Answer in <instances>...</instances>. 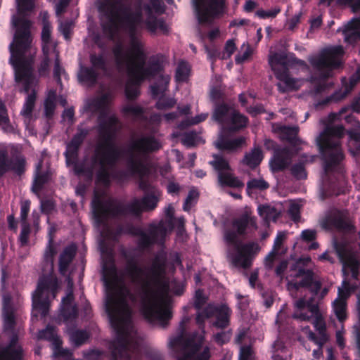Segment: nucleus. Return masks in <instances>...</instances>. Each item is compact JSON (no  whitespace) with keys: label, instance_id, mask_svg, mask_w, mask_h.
Returning a JSON list of instances; mask_svg holds the SVG:
<instances>
[{"label":"nucleus","instance_id":"obj_47","mask_svg":"<svg viewBox=\"0 0 360 360\" xmlns=\"http://www.w3.org/2000/svg\"><path fill=\"white\" fill-rule=\"evenodd\" d=\"M36 98V92L34 90H32V91L27 96L25 102L23 105V108L21 111V114L23 116L30 117L32 115L35 105Z\"/></svg>","mask_w":360,"mask_h":360},{"label":"nucleus","instance_id":"obj_9","mask_svg":"<svg viewBox=\"0 0 360 360\" xmlns=\"http://www.w3.org/2000/svg\"><path fill=\"white\" fill-rule=\"evenodd\" d=\"M189 319L186 316L179 323V333L170 340L169 346L175 352L177 360H210V348L206 346L200 352L204 343V335L198 331L187 336L186 325Z\"/></svg>","mask_w":360,"mask_h":360},{"label":"nucleus","instance_id":"obj_20","mask_svg":"<svg viewBox=\"0 0 360 360\" xmlns=\"http://www.w3.org/2000/svg\"><path fill=\"white\" fill-rule=\"evenodd\" d=\"M26 160L24 157H16L14 159L8 158L5 150H0V177L9 171H13L18 176L25 172Z\"/></svg>","mask_w":360,"mask_h":360},{"label":"nucleus","instance_id":"obj_17","mask_svg":"<svg viewBox=\"0 0 360 360\" xmlns=\"http://www.w3.org/2000/svg\"><path fill=\"white\" fill-rule=\"evenodd\" d=\"M297 277H300L301 279L299 281L290 282L288 283L290 290H298L300 288H307L314 295L319 293L322 283L320 281L314 279V273L311 269H299L297 272Z\"/></svg>","mask_w":360,"mask_h":360},{"label":"nucleus","instance_id":"obj_31","mask_svg":"<svg viewBox=\"0 0 360 360\" xmlns=\"http://www.w3.org/2000/svg\"><path fill=\"white\" fill-rule=\"evenodd\" d=\"M41 164L39 163L36 168L32 185V191L34 193H39L51 179L50 173L49 172H41Z\"/></svg>","mask_w":360,"mask_h":360},{"label":"nucleus","instance_id":"obj_4","mask_svg":"<svg viewBox=\"0 0 360 360\" xmlns=\"http://www.w3.org/2000/svg\"><path fill=\"white\" fill-rule=\"evenodd\" d=\"M18 16L13 15L12 22L15 29L13 40L9 45V63L15 71L16 82H22L23 90L28 94L33 83L32 63L33 57H26L30 51L32 42V22L27 18L28 13L35 6V0H16Z\"/></svg>","mask_w":360,"mask_h":360},{"label":"nucleus","instance_id":"obj_16","mask_svg":"<svg viewBox=\"0 0 360 360\" xmlns=\"http://www.w3.org/2000/svg\"><path fill=\"white\" fill-rule=\"evenodd\" d=\"M161 147L160 141L154 136H143L131 143L129 153L141 158L143 161L145 155L159 150Z\"/></svg>","mask_w":360,"mask_h":360},{"label":"nucleus","instance_id":"obj_5","mask_svg":"<svg viewBox=\"0 0 360 360\" xmlns=\"http://www.w3.org/2000/svg\"><path fill=\"white\" fill-rule=\"evenodd\" d=\"M105 307L111 326L116 333L115 339L109 345L110 360H131L129 349L131 309L126 296L121 292L118 296L108 295Z\"/></svg>","mask_w":360,"mask_h":360},{"label":"nucleus","instance_id":"obj_7","mask_svg":"<svg viewBox=\"0 0 360 360\" xmlns=\"http://www.w3.org/2000/svg\"><path fill=\"white\" fill-rule=\"evenodd\" d=\"M154 194H146L141 199L134 198L129 202L113 205L110 201H104L95 195L91 202L93 217L97 226H105L110 218L131 215L140 219L144 212L154 210L158 203Z\"/></svg>","mask_w":360,"mask_h":360},{"label":"nucleus","instance_id":"obj_42","mask_svg":"<svg viewBox=\"0 0 360 360\" xmlns=\"http://www.w3.org/2000/svg\"><path fill=\"white\" fill-rule=\"evenodd\" d=\"M259 215L265 222L276 221L278 214L276 209L269 205H259L257 208Z\"/></svg>","mask_w":360,"mask_h":360},{"label":"nucleus","instance_id":"obj_32","mask_svg":"<svg viewBox=\"0 0 360 360\" xmlns=\"http://www.w3.org/2000/svg\"><path fill=\"white\" fill-rule=\"evenodd\" d=\"M278 131L281 139L288 141L291 146H299L302 141L298 137L300 128L297 126H281Z\"/></svg>","mask_w":360,"mask_h":360},{"label":"nucleus","instance_id":"obj_12","mask_svg":"<svg viewBox=\"0 0 360 360\" xmlns=\"http://www.w3.org/2000/svg\"><path fill=\"white\" fill-rule=\"evenodd\" d=\"M124 234L139 237L137 245L141 250L148 249L158 243H164L167 235V228L162 221L158 224H149L148 233H146L141 227L134 225L131 222L124 223Z\"/></svg>","mask_w":360,"mask_h":360},{"label":"nucleus","instance_id":"obj_59","mask_svg":"<svg viewBox=\"0 0 360 360\" xmlns=\"http://www.w3.org/2000/svg\"><path fill=\"white\" fill-rule=\"evenodd\" d=\"M290 172L296 179L300 180L307 178V172L303 162L293 165L290 168Z\"/></svg>","mask_w":360,"mask_h":360},{"label":"nucleus","instance_id":"obj_44","mask_svg":"<svg viewBox=\"0 0 360 360\" xmlns=\"http://www.w3.org/2000/svg\"><path fill=\"white\" fill-rule=\"evenodd\" d=\"M191 71L189 64L186 61H181L179 63L175 72V79L177 82H186L189 77Z\"/></svg>","mask_w":360,"mask_h":360},{"label":"nucleus","instance_id":"obj_63","mask_svg":"<svg viewBox=\"0 0 360 360\" xmlns=\"http://www.w3.org/2000/svg\"><path fill=\"white\" fill-rule=\"evenodd\" d=\"M313 324L315 329L319 332V335L326 337V327L322 316H318L313 318Z\"/></svg>","mask_w":360,"mask_h":360},{"label":"nucleus","instance_id":"obj_24","mask_svg":"<svg viewBox=\"0 0 360 360\" xmlns=\"http://www.w3.org/2000/svg\"><path fill=\"white\" fill-rule=\"evenodd\" d=\"M50 301L49 296L43 297L42 294H37L35 291L32 295V319H37V314H41V318L47 316L49 311Z\"/></svg>","mask_w":360,"mask_h":360},{"label":"nucleus","instance_id":"obj_41","mask_svg":"<svg viewBox=\"0 0 360 360\" xmlns=\"http://www.w3.org/2000/svg\"><path fill=\"white\" fill-rule=\"evenodd\" d=\"M347 308V304L345 300L335 299L333 302V310L337 319L341 324H344V322L348 318Z\"/></svg>","mask_w":360,"mask_h":360},{"label":"nucleus","instance_id":"obj_38","mask_svg":"<svg viewBox=\"0 0 360 360\" xmlns=\"http://www.w3.org/2000/svg\"><path fill=\"white\" fill-rule=\"evenodd\" d=\"M307 312H294L292 318L300 321H309L311 319L321 315L318 304L309 302L307 306Z\"/></svg>","mask_w":360,"mask_h":360},{"label":"nucleus","instance_id":"obj_8","mask_svg":"<svg viewBox=\"0 0 360 360\" xmlns=\"http://www.w3.org/2000/svg\"><path fill=\"white\" fill-rule=\"evenodd\" d=\"M99 140L96 143L91 160L94 163L113 165L122 157V150L114 143L119 119L115 115L103 112L98 117Z\"/></svg>","mask_w":360,"mask_h":360},{"label":"nucleus","instance_id":"obj_48","mask_svg":"<svg viewBox=\"0 0 360 360\" xmlns=\"http://www.w3.org/2000/svg\"><path fill=\"white\" fill-rule=\"evenodd\" d=\"M48 15V13H46L44 15L43 17V27H42V31H41V41L44 44L43 46H46V47H49V44H50L51 41V30L52 27L50 23V22L46 19V16Z\"/></svg>","mask_w":360,"mask_h":360},{"label":"nucleus","instance_id":"obj_26","mask_svg":"<svg viewBox=\"0 0 360 360\" xmlns=\"http://www.w3.org/2000/svg\"><path fill=\"white\" fill-rule=\"evenodd\" d=\"M274 75L276 78L281 82L277 84L279 92L285 93L298 89L297 79L290 76L289 70L285 69V70L278 72Z\"/></svg>","mask_w":360,"mask_h":360},{"label":"nucleus","instance_id":"obj_54","mask_svg":"<svg viewBox=\"0 0 360 360\" xmlns=\"http://www.w3.org/2000/svg\"><path fill=\"white\" fill-rule=\"evenodd\" d=\"M38 339L46 340H50V341L53 340L56 343L58 341V337L56 334L55 328L50 325H48L46 327V328L39 331Z\"/></svg>","mask_w":360,"mask_h":360},{"label":"nucleus","instance_id":"obj_53","mask_svg":"<svg viewBox=\"0 0 360 360\" xmlns=\"http://www.w3.org/2000/svg\"><path fill=\"white\" fill-rule=\"evenodd\" d=\"M60 316L64 321H72L77 316V309L72 304H68L63 307L60 310Z\"/></svg>","mask_w":360,"mask_h":360},{"label":"nucleus","instance_id":"obj_57","mask_svg":"<svg viewBox=\"0 0 360 360\" xmlns=\"http://www.w3.org/2000/svg\"><path fill=\"white\" fill-rule=\"evenodd\" d=\"M107 356L105 352L98 349H91L83 352L84 360H103Z\"/></svg>","mask_w":360,"mask_h":360},{"label":"nucleus","instance_id":"obj_2","mask_svg":"<svg viewBox=\"0 0 360 360\" xmlns=\"http://www.w3.org/2000/svg\"><path fill=\"white\" fill-rule=\"evenodd\" d=\"M102 17V29L110 37L125 27L131 39L132 56L124 53L121 44H116L112 53L118 67H128L134 63L146 60V56L139 41L136 39L137 27L143 21V11H150L149 5L144 4L143 0H103L98 6Z\"/></svg>","mask_w":360,"mask_h":360},{"label":"nucleus","instance_id":"obj_40","mask_svg":"<svg viewBox=\"0 0 360 360\" xmlns=\"http://www.w3.org/2000/svg\"><path fill=\"white\" fill-rule=\"evenodd\" d=\"M68 167L72 166L73 172L77 176H84L87 179L91 180L94 175V165L91 164V167H86L84 163L79 162L78 160L70 161L69 163H66Z\"/></svg>","mask_w":360,"mask_h":360},{"label":"nucleus","instance_id":"obj_62","mask_svg":"<svg viewBox=\"0 0 360 360\" xmlns=\"http://www.w3.org/2000/svg\"><path fill=\"white\" fill-rule=\"evenodd\" d=\"M198 137L196 131L192 130L185 132L182 135V143L187 146H194Z\"/></svg>","mask_w":360,"mask_h":360},{"label":"nucleus","instance_id":"obj_23","mask_svg":"<svg viewBox=\"0 0 360 360\" xmlns=\"http://www.w3.org/2000/svg\"><path fill=\"white\" fill-rule=\"evenodd\" d=\"M248 121V117L235 109L232 110L227 122L222 127V131L226 135L238 132L246 127Z\"/></svg>","mask_w":360,"mask_h":360},{"label":"nucleus","instance_id":"obj_61","mask_svg":"<svg viewBox=\"0 0 360 360\" xmlns=\"http://www.w3.org/2000/svg\"><path fill=\"white\" fill-rule=\"evenodd\" d=\"M122 112L124 114L131 115L136 117H143L145 112L144 109L139 105H126L123 108Z\"/></svg>","mask_w":360,"mask_h":360},{"label":"nucleus","instance_id":"obj_64","mask_svg":"<svg viewBox=\"0 0 360 360\" xmlns=\"http://www.w3.org/2000/svg\"><path fill=\"white\" fill-rule=\"evenodd\" d=\"M343 263V264L348 267L350 270L352 269H359V262L356 259V257L352 254H349L347 255L344 259L340 261Z\"/></svg>","mask_w":360,"mask_h":360},{"label":"nucleus","instance_id":"obj_36","mask_svg":"<svg viewBox=\"0 0 360 360\" xmlns=\"http://www.w3.org/2000/svg\"><path fill=\"white\" fill-rule=\"evenodd\" d=\"M219 184L224 187H230L233 188H242L244 184L237 176H236L232 171L226 172V174H219L218 176Z\"/></svg>","mask_w":360,"mask_h":360},{"label":"nucleus","instance_id":"obj_3","mask_svg":"<svg viewBox=\"0 0 360 360\" xmlns=\"http://www.w3.org/2000/svg\"><path fill=\"white\" fill-rule=\"evenodd\" d=\"M347 111L342 108L339 113H330L323 123L326 127L316 139L317 146L323 162V170L328 176V182L322 191V199L333 195L344 194L347 191L343 160L345 154L340 139L345 135V129L342 124L333 125Z\"/></svg>","mask_w":360,"mask_h":360},{"label":"nucleus","instance_id":"obj_1","mask_svg":"<svg viewBox=\"0 0 360 360\" xmlns=\"http://www.w3.org/2000/svg\"><path fill=\"white\" fill-rule=\"evenodd\" d=\"M125 259L123 273L134 285L140 288L141 312L149 323L157 321L163 328L172 318L170 301L159 295L162 285L166 258L161 254L153 257L150 267H143L131 253L124 252Z\"/></svg>","mask_w":360,"mask_h":360},{"label":"nucleus","instance_id":"obj_15","mask_svg":"<svg viewBox=\"0 0 360 360\" xmlns=\"http://www.w3.org/2000/svg\"><path fill=\"white\" fill-rule=\"evenodd\" d=\"M322 229L326 231H339L352 232L355 226L347 210L333 208L326 212L324 217L319 220Z\"/></svg>","mask_w":360,"mask_h":360},{"label":"nucleus","instance_id":"obj_56","mask_svg":"<svg viewBox=\"0 0 360 360\" xmlns=\"http://www.w3.org/2000/svg\"><path fill=\"white\" fill-rule=\"evenodd\" d=\"M269 187V184L263 179H252L247 183V192L249 193L251 190L264 191Z\"/></svg>","mask_w":360,"mask_h":360},{"label":"nucleus","instance_id":"obj_39","mask_svg":"<svg viewBox=\"0 0 360 360\" xmlns=\"http://www.w3.org/2000/svg\"><path fill=\"white\" fill-rule=\"evenodd\" d=\"M170 81V77L167 75L158 76V81L150 86L151 95L153 98L163 95L167 89Z\"/></svg>","mask_w":360,"mask_h":360},{"label":"nucleus","instance_id":"obj_22","mask_svg":"<svg viewBox=\"0 0 360 360\" xmlns=\"http://www.w3.org/2000/svg\"><path fill=\"white\" fill-rule=\"evenodd\" d=\"M59 288V283L56 275L51 273L40 276L35 292L37 294L46 293V296L51 295L53 298L56 297Z\"/></svg>","mask_w":360,"mask_h":360},{"label":"nucleus","instance_id":"obj_50","mask_svg":"<svg viewBox=\"0 0 360 360\" xmlns=\"http://www.w3.org/2000/svg\"><path fill=\"white\" fill-rule=\"evenodd\" d=\"M53 240V238L50 237V239L49 240V245L44 255V262L45 265L49 266L51 271L53 270V257L56 254V250L52 245Z\"/></svg>","mask_w":360,"mask_h":360},{"label":"nucleus","instance_id":"obj_34","mask_svg":"<svg viewBox=\"0 0 360 360\" xmlns=\"http://www.w3.org/2000/svg\"><path fill=\"white\" fill-rule=\"evenodd\" d=\"M98 73L93 68L81 66L78 73V79L91 86L97 83Z\"/></svg>","mask_w":360,"mask_h":360},{"label":"nucleus","instance_id":"obj_6","mask_svg":"<svg viewBox=\"0 0 360 360\" xmlns=\"http://www.w3.org/2000/svg\"><path fill=\"white\" fill-rule=\"evenodd\" d=\"M257 229V222L255 217L244 214L234 219L231 227L224 231V240L227 246V258L236 267L249 269L260 248L255 242L243 243L240 237L245 236L248 228Z\"/></svg>","mask_w":360,"mask_h":360},{"label":"nucleus","instance_id":"obj_27","mask_svg":"<svg viewBox=\"0 0 360 360\" xmlns=\"http://www.w3.org/2000/svg\"><path fill=\"white\" fill-rule=\"evenodd\" d=\"M235 109L228 103H217L215 106H213L212 113V120L215 122L222 125L227 122V120L232 113V110Z\"/></svg>","mask_w":360,"mask_h":360},{"label":"nucleus","instance_id":"obj_33","mask_svg":"<svg viewBox=\"0 0 360 360\" xmlns=\"http://www.w3.org/2000/svg\"><path fill=\"white\" fill-rule=\"evenodd\" d=\"M231 310L226 305H221L217 309L215 314L216 321L212 323L213 326L219 329L226 328L230 323Z\"/></svg>","mask_w":360,"mask_h":360},{"label":"nucleus","instance_id":"obj_45","mask_svg":"<svg viewBox=\"0 0 360 360\" xmlns=\"http://www.w3.org/2000/svg\"><path fill=\"white\" fill-rule=\"evenodd\" d=\"M89 60L91 64V68H93L95 70L105 71L107 70V60L103 53L99 54L91 53Z\"/></svg>","mask_w":360,"mask_h":360},{"label":"nucleus","instance_id":"obj_11","mask_svg":"<svg viewBox=\"0 0 360 360\" xmlns=\"http://www.w3.org/2000/svg\"><path fill=\"white\" fill-rule=\"evenodd\" d=\"M119 161L113 165H104L94 163L91 160L94 166H98L99 169L96 172V182L105 187H109L111 185L112 179L119 183H123L129 181L131 177L139 175L143 176L147 170L144 161L141 158H136L131 154L129 156L127 161L126 170H117L110 172V169L115 167Z\"/></svg>","mask_w":360,"mask_h":360},{"label":"nucleus","instance_id":"obj_18","mask_svg":"<svg viewBox=\"0 0 360 360\" xmlns=\"http://www.w3.org/2000/svg\"><path fill=\"white\" fill-rule=\"evenodd\" d=\"M269 63L274 74L285 69L289 70V67L293 65L307 67L306 62L297 58L293 53H275L269 56Z\"/></svg>","mask_w":360,"mask_h":360},{"label":"nucleus","instance_id":"obj_52","mask_svg":"<svg viewBox=\"0 0 360 360\" xmlns=\"http://www.w3.org/2000/svg\"><path fill=\"white\" fill-rule=\"evenodd\" d=\"M129 82L127 83L125 86V96L127 99L133 101L138 98L140 94L139 86L141 84H135L131 81V78L129 77Z\"/></svg>","mask_w":360,"mask_h":360},{"label":"nucleus","instance_id":"obj_46","mask_svg":"<svg viewBox=\"0 0 360 360\" xmlns=\"http://www.w3.org/2000/svg\"><path fill=\"white\" fill-rule=\"evenodd\" d=\"M70 338L75 347H78L89 340V334L84 330H76L70 333Z\"/></svg>","mask_w":360,"mask_h":360},{"label":"nucleus","instance_id":"obj_37","mask_svg":"<svg viewBox=\"0 0 360 360\" xmlns=\"http://www.w3.org/2000/svg\"><path fill=\"white\" fill-rule=\"evenodd\" d=\"M213 160L209 162V164L217 172V177L219 174H226L232 171L231 165L227 160H226L221 155L214 154L212 155Z\"/></svg>","mask_w":360,"mask_h":360},{"label":"nucleus","instance_id":"obj_29","mask_svg":"<svg viewBox=\"0 0 360 360\" xmlns=\"http://www.w3.org/2000/svg\"><path fill=\"white\" fill-rule=\"evenodd\" d=\"M76 254V247L69 245L66 247L60 253L59 257L58 269L61 275L65 276L67 274L68 267L73 260Z\"/></svg>","mask_w":360,"mask_h":360},{"label":"nucleus","instance_id":"obj_14","mask_svg":"<svg viewBox=\"0 0 360 360\" xmlns=\"http://www.w3.org/2000/svg\"><path fill=\"white\" fill-rule=\"evenodd\" d=\"M146 60L134 63L128 67L127 75L135 84H141L146 79L162 75L164 71L163 61L158 56H151L146 66Z\"/></svg>","mask_w":360,"mask_h":360},{"label":"nucleus","instance_id":"obj_35","mask_svg":"<svg viewBox=\"0 0 360 360\" xmlns=\"http://www.w3.org/2000/svg\"><path fill=\"white\" fill-rule=\"evenodd\" d=\"M263 158L264 155L261 148L255 147L251 152L245 155L242 162L252 169H254L259 165Z\"/></svg>","mask_w":360,"mask_h":360},{"label":"nucleus","instance_id":"obj_55","mask_svg":"<svg viewBox=\"0 0 360 360\" xmlns=\"http://www.w3.org/2000/svg\"><path fill=\"white\" fill-rule=\"evenodd\" d=\"M333 245V248L340 261L344 259L347 255L350 254L347 248V245L344 241L334 239Z\"/></svg>","mask_w":360,"mask_h":360},{"label":"nucleus","instance_id":"obj_21","mask_svg":"<svg viewBox=\"0 0 360 360\" xmlns=\"http://www.w3.org/2000/svg\"><path fill=\"white\" fill-rule=\"evenodd\" d=\"M292 157V151L288 147L276 149L269 161L271 170L274 173L284 171L291 165Z\"/></svg>","mask_w":360,"mask_h":360},{"label":"nucleus","instance_id":"obj_25","mask_svg":"<svg viewBox=\"0 0 360 360\" xmlns=\"http://www.w3.org/2000/svg\"><path fill=\"white\" fill-rule=\"evenodd\" d=\"M342 33L345 41L354 45L360 40V18H354L345 26Z\"/></svg>","mask_w":360,"mask_h":360},{"label":"nucleus","instance_id":"obj_10","mask_svg":"<svg viewBox=\"0 0 360 360\" xmlns=\"http://www.w3.org/2000/svg\"><path fill=\"white\" fill-rule=\"evenodd\" d=\"M344 49L341 46L326 49L321 51L319 56L311 58L309 62L314 69L319 72V76L311 77L316 82L314 86L315 94L324 93L330 88L332 83H327L326 80L331 76V71L338 68L341 62L338 59L342 56Z\"/></svg>","mask_w":360,"mask_h":360},{"label":"nucleus","instance_id":"obj_30","mask_svg":"<svg viewBox=\"0 0 360 360\" xmlns=\"http://www.w3.org/2000/svg\"><path fill=\"white\" fill-rule=\"evenodd\" d=\"M110 96L108 94H103L101 96L90 100L86 104V110L93 112H106V109L110 103Z\"/></svg>","mask_w":360,"mask_h":360},{"label":"nucleus","instance_id":"obj_60","mask_svg":"<svg viewBox=\"0 0 360 360\" xmlns=\"http://www.w3.org/2000/svg\"><path fill=\"white\" fill-rule=\"evenodd\" d=\"M176 101L172 98L161 97L155 103V108L158 110L170 109L174 106Z\"/></svg>","mask_w":360,"mask_h":360},{"label":"nucleus","instance_id":"obj_28","mask_svg":"<svg viewBox=\"0 0 360 360\" xmlns=\"http://www.w3.org/2000/svg\"><path fill=\"white\" fill-rule=\"evenodd\" d=\"M245 138L243 136L229 139L221 134L217 140L216 147L220 150L234 152L240 149L245 145Z\"/></svg>","mask_w":360,"mask_h":360},{"label":"nucleus","instance_id":"obj_43","mask_svg":"<svg viewBox=\"0 0 360 360\" xmlns=\"http://www.w3.org/2000/svg\"><path fill=\"white\" fill-rule=\"evenodd\" d=\"M56 92L54 91H49L44 101V116L48 120L51 119L54 115L56 107Z\"/></svg>","mask_w":360,"mask_h":360},{"label":"nucleus","instance_id":"obj_49","mask_svg":"<svg viewBox=\"0 0 360 360\" xmlns=\"http://www.w3.org/2000/svg\"><path fill=\"white\" fill-rule=\"evenodd\" d=\"M42 51L44 57L40 63L38 68V72L40 76H46L49 70L50 58H49V48L46 46H42Z\"/></svg>","mask_w":360,"mask_h":360},{"label":"nucleus","instance_id":"obj_58","mask_svg":"<svg viewBox=\"0 0 360 360\" xmlns=\"http://www.w3.org/2000/svg\"><path fill=\"white\" fill-rule=\"evenodd\" d=\"M79 148L68 143L66 146V150L64 152V156L65 158V163H69L70 161H75L79 160Z\"/></svg>","mask_w":360,"mask_h":360},{"label":"nucleus","instance_id":"obj_19","mask_svg":"<svg viewBox=\"0 0 360 360\" xmlns=\"http://www.w3.org/2000/svg\"><path fill=\"white\" fill-rule=\"evenodd\" d=\"M360 82V65H357L356 71L349 77V82H347L344 78L342 84L344 89L335 91L333 94L327 96L320 101V105H326L330 103H337L344 99L354 88V86Z\"/></svg>","mask_w":360,"mask_h":360},{"label":"nucleus","instance_id":"obj_13","mask_svg":"<svg viewBox=\"0 0 360 360\" xmlns=\"http://www.w3.org/2000/svg\"><path fill=\"white\" fill-rule=\"evenodd\" d=\"M192 5L199 24H210L226 13V0H192Z\"/></svg>","mask_w":360,"mask_h":360},{"label":"nucleus","instance_id":"obj_51","mask_svg":"<svg viewBox=\"0 0 360 360\" xmlns=\"http://www.w3.org/2000/svg\"><path fill=\"white\" fill-rule=\"evenodd\" d=\"M89 132L87 129L77 127V133L72 136L69 143L80 149L85 139L89 135Z\"/></svg>","mask_w":360,"mask_h":360}]
</instances>
